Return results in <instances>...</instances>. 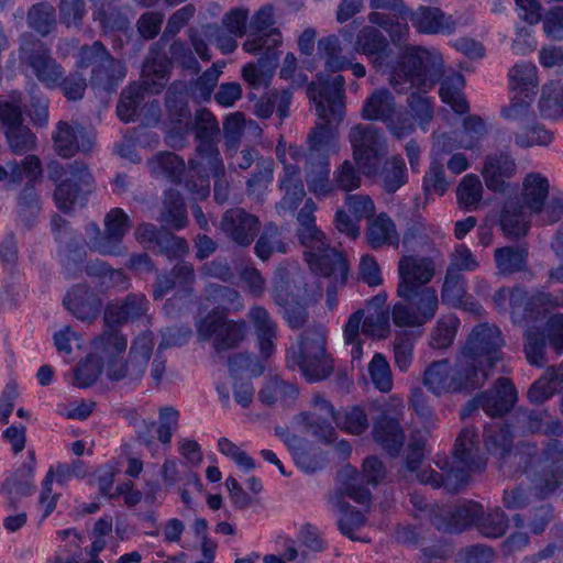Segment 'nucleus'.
Masks as SVG:
<instances>
[{
  "instance_id": "obj_11",
  "label": "nucleus",
  "mask_w": 563,
  "mask_h": 563,
  "mask_svg": "<svg viewBox=\"0 0 563 563\" xmlns=\"http://www.w3.org/2000/svg\"><path fill=\"white\" fill-rule=\"evenodd\" d=\"M361 117L367 121L382 122L388 132L400 140L413 133L416 126L410 115L398 107L388 89L374 90L364 101Z\"/></svg>"
},
{
  "instance_id": "obj_28",
  "label": "nucleus",
  "mask_w": 563,
  "mask_h": 563,
  "mask_svg": "<svg viewBox=\"0 0 563 563\" xmlns=\"http://www.w3.org/2000/svg\"><path fill=\"white\" fill-rule=\"evenodd\" d=\"M517 170L515 159L505 153L489 154L485 158L482 175L488 189L496 192H504L507 188V180Z\"/></svg>"
},
{
  "instance_id": "obj_8",
  "label": "nucleus",
  "mask_w": 563,
  "mask_h": 563,
  "mask_svg": "<svg viewBox=\"0 0 563 563\" xmlns=\"http://www.w3.org/2000/svg\"><path fill=\"white\" fill-rule=\"evenodd\" d=\"M274 8L271 4L262 7L250 21L251 32L242 47L250 54H260L258 63L266 69L277 66L279 52L277 47L283 43V36L277 27H274Z\"/></svg>"
},
{
  "instance_id": "obj_55",
  "label": "nucleus",
  "mask_w": 563,
  "mask_h": 563,
  "mask_svg": "<svg viewBox=\"0 0 563 563\" xmlns=\"http://www.w3.org/2000/svg\"><path fill=\"white\" fill-rule=\"evenodd\" d=\"M406 164L400 156H394L380 166L383 186L386 192L394 194L407 183Z\"/></svg>"
},
{
  "instance_id": "obj_53",
  "label": "nucleus",
  "mask_w": 563,
  "mask_h": 563,
  "mask_svg": "<svg viewBox=\"0 0 563 563\" xmlns=\"http://www.w3.org/2000/svg\"><path fill=\"white\" fill-rule=\"evenodd\" d=\"M509 527V518L500 507L485 511L478 518L476 529L478 532L490 539H498L506 534Z\"/></svg>"
},
{
  "instance_id": "obj_36",
  "label": "nucleus",
  "mask_w": 563,
  "mask_h": 563,
  "mask_svg": "<svg viewBox=\"0 0 563 563\" xmlns=\"http://www.w3.org/2000/svg\"><path fill=\"white\" fill-rule=\"evenodd\" d=\"M317 206L314 201L309 198L305 201L303 207L297 216L298 229L297 236L299 242L307 247H322L327 242L324 233L317 227L314 211Z\"/></svg>"
},
{
  "instance_id": "obj_47",
  "label": "nucleus",
  "mask_w": 563,
  "mask_h": 563,
  "mask_svg": "<svg viewBox=\"0 0 563 563\" xmlns=\"http://www.w3.org/2000/svg\"><path fill=\"white\" fill-rule=\"evenodd\" d=\"M297 395L298 388L295 384L287 383L278 377L267 379L258 391L260 400L267 406L291 401Z\"/></svg>"
},
{
  "instance_id": "obj_54",
  "label": "nucleus",
  "mask_w": 563,
  "mask_h": 563,
  "mask_svg": "<svg viewBox=\"0 0 563 563\" xmlns=\"http://www.w3.org/2000/svg\"><path fill=\"white\" fill-rule=\"evenodd\" d=\"M511 89L520 95H533L538 86L537 68L532 63L516 64L508 74Z\"/></svg>"
},
{
  "instance_id": "obj_2",
  "label": "nucleus",
  "mask_w": 563,
  "mask_h": 563,
  "mask_svg": "<svg viewBox=\"0 0 563 563\" xmlns=\"http://www.w3.org/2000/svg\"><path fill=\"white\" fill-rule=\"evenodd\" d=\"M443 75V60L437 51L420 46H410L400 56L394 68L389 82L398 93L417 89L407 98L406 111L413 124L427 131L433 119V102L427 92L431 90Z\"/></svg>"
},
{
  "instance_id": "obj_31",
  "label": "nucleus",
  "mask_w": 563,
  "mask_h": 563,
  "mask_svg": "<svg viewBox=\"0 0 563 563\" xmlns=\"http://www.w3.org/2000/svg\"><path fill=\"white\" fill-rule=\"evenodd\" d=\"M398 296L409 306L431 320L438 309L437 291L428 284H398Z\"/></svg>"
},
{
  "instance_id": "obj_44",
  "label": "nucleus",
  "mask_w": 563,
  "mask_h": 563,
  "mask_svg": "<svg viewBox=\"0 0 563 563\" xmlns=\"http://www.w3.org/2000/svg\"><path fill=\"white\" fill-rule=\"evenodd\" d=\"M291 98L292 92L288 89L269 90L255 103V114L260 118L267 119L276 109L279 118L283 120L289 115Z\"/></svg>"
},
{
  "instance_id": "obj_59",
  "label": "nucleus",
  "mask_w": 563,
  "mask_h": 563,
  "mask_svg": "<svg viewBox=\"0 0 563 563\" xmlns=\"http://www.w3.org/2000/svg\"><path fill=\"white\" fill-rule=\"evenodd\" d=\"M335 426L351 434H362L368 428V419L365 410L360 406H353L336 412Z\"/></svg>"
},
{
  "instance_id": "obj_29",
  "label": "nucleus",
  "mask_w": 563,
  "mask_h": 563,
  "mask_svg": "<svg viewBox=\"0 0 563 563\" xmlns=\"http://www.w3.org/2000/svg\"><path fill=\"white\" fill-rule=\"evenodd\" d=\"M372 434L375 442L391 456L398 455L405 443V432L399 419L387 411H383L374 421Z\"/></svg>"
},
{
  "instance_id": "obj_23",
  "label": "nucleus",
  "mask_w": 563,
  "mask_h": 563,
  "mask_svg": "<svg viewBox=\"0 0 563 563\" xmlns=\"http://www.w3.org/2000/svg\"><path fill=\"white\" fill-rule=\"evenodd\" d=\"M545 454L549 456V461L559 463L563 460V442L559 440L550 441L545 448ZM530 479L537 494L545 498L561 485L563 481V466L561 473L559 472L558 474L547 462L543 460L539 461L537 470L530 475Z\"/></svg>"
},
{
  "instance_id": "obj_30",
  "label": "nucleus",
  "mask_w": 563,
  "mask_h": 563,
  "mask_svg": "<svg viewBox=\"0 0 563 563\" xmlns=\"http://www.w3.org/2000/svg\"><path fill=\"white\" fill-rule=\"evenodd\" d=\"M147 300L143 295H129L124 300L111 302L103 313L104 328L117 329L130 320L142 317L146 311Z\"/></svg>"
},
{
  "instance_id": "obj_38",
  "label": "nucleus",
  "mask_w": 563,
  "mask_h": 563,
  "mask_svg": "<svg viewBox=\"0 0 563 563\" xmlns=\"http://www.w3.org/2000/svg\"><path fill=\"white\" fill-rule=\"evenodd\" d=\"M503 231L514 238L523 236L529 230V213L519 198L506 201L500 214Z\"/></svg>"
},
{
  "instance_id": "obj_27",
  "label": "nucleus",
  "mask_w": 563,
  "mask_h": 563,
  "mask_svg": "<svg viewBox=\"0 0 563 563\" xmlns=\"http://www.w3.org/2000/svg\"><path fill=\"white\" fill-rule=\"evenodd\" d=\"M482 409L490 417H503L510 411L517 402V389L512 382L499 377L493 388L481 394Z\"/></svg>"
},
{
  "instance_id": "obj_16",
  "label": "nucleus",
  "mask_w": 563,
  "mask_h": 563,
  "mask_svg": "<svg viewBox=\"0 0 563 563\" xmlns=\"http://www.w3.org/2000/svg\"><path fill=\"white\" fill-rule=\"evenodd\" d=\"M195 137L198 141L197 153L199 159L206 161L217 174L223 170V162L217 142L220 129L216 117L207 109L196 112L194 121Z\"/></svg>"
},
{
  "instance_id": "obj_17",
  "label": "nucleus",
  "mask_w": 563,
  "mask_h": 563,
  "mask_svg": "<svg viewBox=\"0 0 563 563\" xmlns=\"http://www.w3.org/2000/svg\"><path fill=\"white\" fill-rule=\"evenodd\" d=\"M336 411L333 405L320 393L312 395L310 409L294 417L295 423L301 429L324 441H331L334 434L332 423Z\"/></svg>"
},
{
  "instance_id": "obj_15",
  "label": "nucleus",
  "mask_w": 563,
  "mask_h": 563,
  "mask_svg": "<svg viewBox=\"0 0 563 563\" xmlns=\"http://www.w3.org/2000/svg\"><path fill=\"white\" fill-rule=\"evenodd\" d=\"M484 441L487 450L507 459L511 464L522 466V472L528 473L529 467L538 460L536 445L527 444L516 452H511L512 434L507 426L492 424L484 431Z\"/></svg>"
},
{
  "instance_id": "obj_26",
  "label": "nucleus",
  "mask_w": 563,
  "mask_h": 563,
  "mask_svg": "<svg viewBox=\"0 0 563 563\" xmlns=\"http://www.w3.org/2000/svg\"><path fill=\"white\" fill-rule=\"evenodd\" d=\"M53 141L55 151L64 158L71 157L79 151L89 152L93 146V141L85 128L71 126L64 121L57 123Z\"/></svg>"
},
{
  "instance_id": "obj_45",
  "label": "nucleus",
  "mask_w": 563,
  "mask_h": 563,
  "mask_svg": "<svg viewBox=\"0 0 563 563\" xmlns=\"http://www.w3.org/2000/svg\"><path fill=\"white\" fill-rule=\"evenodd\" d=\"M51 53L49 47L31 32L19 36L18 57L22 67L31 68Z\"/></svg>"
},
{
  "instance_id": "obj_21",
  "label": "nucleus",
  "mask_w": 563,
  "mask_h": 563,
  "mask_svg": "<svg viewBox=\"0 0 563 563\" xmlns=\"http://www.w3.org/2000/svg\"><path fill=\"white\" fill-rule=\"evenodd\" d=\"M154 350L151 332L140 333L131 343L129 356L121 361L112 380L139 382L145 374Z\"/></svg>"
},
{
  "instance_id": "obj_13",
  "label": "nucleus",
  "mask_w": 563,
  "mask_h": 563,
  "mask_svg": "<svg viewBox=\"0 0 563 563\" xmlns=\"http://www.w3.org/2000/svg\"><path fill=\"white\" fill-rule=\"evenodd\" d=\"M69 177L60 180L54 190L57 208L64 212L75 206H85L93 189V178L86 164L75 161L68 165Z\"/></svg>"
},
{
  "instance_id": "obj_50",
  "label": "nucleus",
  "mask_w": 563,
  "mask_h": 563,
  "mask_svg": "<svg viewBox=\"0 0 563 563\" xmlns=\"http://www.w3.org/2000/svg\"><path fill=\"white\" fill-rule=\"evenodd\" d=\"M159 221L174 230H181L188 223L186 206L181 195L176 190H168L164 199Z\"/></svg>"
},
{
  "instance_id": "obj_63",
  "label": "nucleus",
  "mask_w": 563,
  "mask_h": 563,
  "mask_svg": "<svg viewBox=\"0 0 563 563\" xmlns=\"http://www.w3.org/2000/svg\"><path fill=\"white\" fill-rule=\"evenodd\" d=\"M368 373L374 386L382 393H389L394 386L390 365L382 353H375L368 364Z\"/></svg>"
},
{
  "instance_id": "obj_6",
  "label": "nucleus",
  "mask_w": 563,
  "mask_h": 563,
  "mask_svg": "<svg viewBox=\"0 0 563 563\" xmlns=\"http://www.w3.org/2000/svg\"><path fill=\"white\" fill-rule=\"evenodd\" d=\"M488 378V373L479 368L470 369L459 357L452 369L448 360L431 363L423 373V385L433 394L457 393L482 387Z\"/></svg>"
},
{
  "instance_id": "obj_32",
  "label": "nucleus",
  "mask_w": 563,
  "mask_h": 563,
  "mask_svg": "<svg viewBox=\"0 0 563 563\" xmlns=\"http://www.w3.org/2000/svg\"><path fill=\"white\" fill-rule=\"evenodd\" d=\"M353 52L363 54L380 65L389 56L390 47L386 36L375 26H364L356 35Z\"/></svg>"
},
{
  "instance_id": "obj_33",
  "label": "nucleus",
  "mask_w": 563,
  "mask_h": 563,
  "mask_svg": "<svg viewBox=\"0 0 563 563\" xmlns=\"http://www.w3.org/2000/svg\"><path fill=\"white\" fill-rule=\"evenodd\" d=\"M409 19L412 26L419 33L437 34L450 33L454 30V22L451 16H446L439 8L421 5L417 10L409 9Z\"/></svg>"
},
{
  "instance_id": "obj_49",
  "label": "nucleus",
  "mask_w": 563,
  "mask_h": 563,
  "mask_svg": "<svg viewBox=\"0 0 563 563\" xmlns=\"http://www.w3.org/2000/svg\"><path fill=\"white\" fill-rule=\"evenodd\" d=\"M523 353L527 362L534 367H543L547 363V340L537 327H529L523 333Z\"/></svg>"
},
{
  "instance_id": "obj_58",
  "label": "nucleus",
  "mask_w": 563,
  "mask_h": 563,
  "mask_svg": "<svg viewBox=\"0 0 563 563\" xmlns=\"http://www.w3.org/2000/svg\"><path fill=\"white\" fill-rule=\"evenodd\" d=\"M4 134L10 151L15 155H24L37 147L36 135L25 124L5 129Z\"/></svg>"
},
{
  "instance_id": "obj_4",
  "label": "nucleus",
  "mask_w": 563,
  "mask_h": 563,
  "mask_svg": "<svg viewBox=\"0 0 563 563\" xmlns=\"http://www.w3.org/2000/svg\"><path fill=\"white\" fill-rule=\"evenodd\" d=\"M287 366L299 368L309 383L321 382L331 376L334 362L327 351L323 325L311 324L301 332L297 346H291L287 352Z\"/></svg>"
},
{
  "instance_id": "obj_41",
  "label": "nucleus",
  "mask_w": 563,
  "mask_h": 563,
  "mask_svg": "<svg viewBox=\"0 0 563 563\" xmlns=\"http://www.w3.org/2000/svg\"><path fill=\"white\" fill-rule=\"evenodd\" d=\"M345 47L336 35H329L318 41V54L324 60V67L338 73L351 65V53L344 54Z\"/></svg>"
},
{
  "instance_id": "obj_40",
  "label": "nucleus",
  "mask_w": 563,
  "mask_h": 563,
  "mask_svg": "<svg viewBox=\"0 0 563 563\" xmlns=\"http://www.w3.org/2000/svg\"><path fill=\"white\" fill-rule=\"evenodd\" d=\"M435 274V263L431 257L405 255L398 262L400 282H431Z\"/></svg>"
},
{
  "instance_id": "obj_51",
  "label": "nucleus",
  "mask_w": 563,
  "mask_h": 563,
  "mask_svg": "<svg viewBox=\"0 0 563 563\" xmlns=\"http://www.w3.org/2000/svg\"><path fill=\"white\" fill-rule=\"evenodd\" d=\"M465 85L463 75L453 74L446 77L440 87V97L442 101L449 104L454 112L464 114L468 112V103L462 93V88Z\"/></svg>"
},
{
  "instance_id": "obj_48",
  "label": "nucleus",
  "mask_w": 563,
  "mask_h": 563,
  "mask_svg": "<svg viewBox=\"0 0 563 563\" xmlns=\"http://www.w3.org/2000/svg\"><path fill=\"white\" fill-rule=\"evenodd\" d=\"M528 250L523 246H505L495 251V263L503 276L525 271Z\"/></svg>"
},
{
  "instance_id": "obj_10",
  "label": "nucleus",
  "mask_w": 563,
  "mask_h": 563,
  "mask_svg": "<svg viewBox=\"0 0 563 563\" xmlns=\"http://www.w3.org/2000/svg\"><path fill=\"white\" fill-rule=\"evenodd\" d=\"M504 343L500 329L483 322L472 330L459 357L470 369L483 368L489 374V369L501 360L500 349Z\"/></svg>"
},
{
  "instance_id": "obj_1",
  "label": "nucleus",
  "mask_w": 563,
  "mask_h": 563,
  "mask_svg": "<svg viewBox=\"0 0 563 563\" xmlns=\"http://www.w3.org/2000/svg\"><path fill=\"white\" fill-rule=\"evenodd\" d=\"M345 79L338 75L333 78L319 77L307 87V97L316 106L319 122L308 135V148L305 153L290 148V155L305 161L303 169L309 190L314 195H328L332 187L329 179V155L333 146L334 129L345 114Z\"/></svg>"
},
{
  "instance_id": "obj_24",
  "label": "nucleus",
  "mask_w": 563,
  "mask_h": 563,
  "mask_svg": "<svg viewBox=\"0 0 563 563\" xmlns=\"http://www.w3.org/2000/svg\"><path fill=\"white\" fill-rule=\"evenodd\" d=\"M220 229L234 243L249 246L260 230V220L244 209L227 210L221 219Z\"/></svg>"
},
{
  "instance_id": "obj_61",
  "label": "nucleus",
  "mask_w": 563,
  "mask_h": 563,
  "mask_svg": "<svg viewBox=\"0 0 563 563\" xmlns=\"http://www.w3.org/2000/svg\"><path fill=\"white\" fill-rule=\"evenodd\" d=\"M450 185L451 180L445 177L443 164L437 159L432 161L422 180L426 199H429L432 195L443 196Z\"/></svg>"
},
{
  "instance_id": "obj_18",
  "label": "nucleus",
  "mask_w": 563,
  "mask_h": 563,
  "mask_svg": "<svg viewBox=\"0 0 563 563\" xmlns=\"http://www.w3.org/2000/svg\"><path fill=\"white\" fill-rule=\"evenodd\" d=\"M128 347V338L119 329L106 328L91 341V357L104 366L109 379H113Z\"/></svg>"
},
{
  "instance_id": "obj_46",
  "label": "nucleus",
  "mask_w": 563,
  "mask_h": 563,
  "mask_svg": "<svg viewBox=\"0 0 563 563\" xmlns=\"http://www.w3.org/2000/svg\"><path fill=\"white\" fill-rule=\"evenodd\" d=\"M366 238L373 249L383 245H398V234L393 220L385 213H380L368 225Z\"/></svg>"
},
{
  "instance_id": "obj_14",
  "label": "nucleus",
  "mask_w": 563,
  "mask_h": 563,
  "mask_svg": "<svg viewBox=\"0 0 563 563\" xmlns=\"http://www.w3.org/2000/svg\"><path fill=\"white\" fill-rule=\"evenodd\" d=\"M198 333L210 339L217 352L236 349L246 338L247 324L244 320H229L224 314L210 313L198 325Z\"/></svg>"
},
{
  "instance_id": "obj_19",
  "label": "nucleus",
  "mask_w": 563,
  "mask_h": 563,
  "mask_svg": "<svg viewBox=\"0 0 563 563\" xmlns=\"http://www.w3.org/2000/svg\"><path fill=\"white\" fill-rule=\"evenodd\" d=\"M483 515V506L473 500H464L454 506H441L431 512V523L438 530L461 531L476 527Z\"/></svg>"
},
{
  "instance_id": "obj_64",
  "label": "nucleus",
  "mask_w": 563,
  "mask_h": 563,
  "mask_svg": "<svg viewBox=\"0 0 563 563\" xmlns=\"http://www.w3.org/2000/svg\"><path fill=\"white\" fill-rule=\"evenodd\" d=\"M38 81L47 88H55L63 78L64 69L49 53L46 57L30 68Z\"/></svg>"
},
{
  "instance_id": "obj_62",
  "label": "nucleus",
  "mask_w": 563,
  "mask_h": 563,
  "mask_svg": "<svg viewBox=\"0 0 563 563\" xmlns=\"http://www.w3.org/2000/svg\"><path fill=\"white\" fill-rule=\"evenodd\" d=\"M459 325L460 321L454 314H446L440 318L431 332L430 345L433 349H448L451 346Z\"/></svg>"
},
{
  "instance_id": "obj_9",
  "label": "nucleus",
  "mask_w": 563,
  "mask_h": 563,
  "mask_svg": "<svg viewBox=\"0 0 563 563\" xmlns=\"http://www.w3.org/2000/svg\"><path fill=\"white\" fill-rule=\"evenodd\" d=\"M353 159L366 176L378 175L382 162L388 154L384 131L372 123H357L349 131Z\"/></svg>"
},
{
  "instance_id": "obj_56",
  "label": "nucleus",
  "mask_w": 563,
  "mask_h": 563,
  "mask_svg": "<svg viewBox=\"0 0 563 563\" xmlns=\"http://www.w3.org/2000/svg\"><path fill=\"white\" fill-rule=\"evenodd\" d=\"M254 250L262 261H267L274 252L286 253V244L282 241L280 231L275 223L269 222L264 227Z\"/></svg>"
},
{
  "instance_id": "obj_22",
  "label": "nucleus",
  "mask_w": 563,
  "mask_h": 563,
  "mask_svg": "<svg viewBox=\"0 0 563 563\" xmlns=\"http://www.w3.org/2000/svg\"><path fill=\"white\" fill-rule=\"evenodd\" d=\"M63 303L77 319L91 322L100 313L102 290L97 284H74Z\"/></svg>"
},
{
  "instance_id": "obj_7",
  "label": "nucleus",
  "mask_w": 563,
  "mask_h": 563,
  "mask_svg": "<svg viewBox=\"0 0 563 563\" xmlns=\"http://www.w3.org/2000/svg\"><path fill=\"white\" fill-rule=\"evenodd\" d=\"M169 78L168 64L163 58L148 56L142 67V84L132 85L121 93L117 113L124 122L135 120L144 102V91L159 93Z\"/></svg>"
},
{
  "instance_id": "obj_35",
  "label": "nucleus",
  "mask_w": 563,
  "mask_h": 563,
  "mask_svg": "<svg viewBox=\"0 0 563 563\" xmlns=\"http://www.w3.org/2000/svg\"><path fill=\"white\" fill-rule=\"evenodd\" d=\"M122 0H98L95 3L93 19L104 31H125L130 27L128 7Z\"/></svg>"
},
{
  "instance_id": "obj_39",
  "label": "nucleus",
  "mask_w": 563,
  "mask_h": 563,
  "mask_svg": "<svg viewBox=\"0 0 563 563\" xmlns=\"http://www.w3.org/2000/svg\"><path fill=\"white\" fill-rule=\"evenodd\" d=\"M86 235L88 238L87 245L93 252L112 256H124L128 254V247L123 244V240L107 232V230L101 231L95 222L86 225Z\"/></svg>"
},
{
  "instance_id": "obj_43",
  "label": "nucleus",
  "mask_w": 563,
  "mask_h": 563,
  "mask_svg": "<svg viewBox=\"0 0 563 563\" xmlns=\"http://www.w3.org/2000/svg\"><path fill=\"white\" fill-rule=\"evenodd\" d=\"M549 195L548 179L538 173H530L523 180V194L521 202L530 212L539 213Z\"/></svg>"
},
{
  "instance_id": "obj_25",
  "label": "nucleus",
  "mask_w": 563,
  "mask_h": 563,
  "mask_svg": "<svg viewBox=\"0 0 563 563\" xmlns=\"http://www.w3.org/2000/svg\"><path fill=\"white\" fill-rule=\"evenodd\" d=\"M493 299L497 309L506 311L508 307L510 308L511 319L516 324H522L537 318L532 298H529L519 286H504L494 295Z\"/></svg>"
},
{
  "instance_id": "obj_42",
  "label": "nucleus",
  "mask_w": 563,
  "mask_h": 563,
  "mask_svg": "<svg viewBox=\"0 0 563 563\" xmlns=\"http://www.w3.org/2000/svg\"><path fill=\"white\" fill-rule=\"evenodd\" d=\"M147 167L154 177L178 184L181 181L186 166L178 155L172 152H159L147 161Z\"/></svg>"
},
{
  "instance_id": "obj_5",
  "label": "nucleus",
  "mask_w": 563,
  "mask_h": 563,
  "mask_svg": "<svg viewBox=\"0 0 563 563\" xmlns=\"http://www.w3.org/2000/svg\"><path fill=\"white\" fill-rule=\"evenodd\" d=\"M9 167L8 189L20 186L24 178L26 179L16 196V212L19 220L30 229L35 224L42 210L41 197L35 188L43 177L42 162L37 155L29 154L22 161H10Z\"/></svg>"
},
{
  "instance_id": "obj_34",
  "label": "nucleus",
  "mask_w": 563,
  "mask_h": 563,
  "mask_svg": "<svg viewBox=\"0 0 563 563\" xmlns=\"http://www.w3.org/2000/svg\"><path fill=\"white\" fill-rule=\"evenodd\" d=\"M329 503L332 509L340 515L338 519V527L343 536L353 541H369L368 539L356 534V531L366 522V518L361 511L355 510L340 495H331L329 497Z\"/></svg>"
},
{
  "instance_id": "obj_12",
  "label": "nucleus",
  "mask_w": 563,
  "mask_h": 563,
  "mask_svg": "<svg viewBox=\"0 0 563 563\" xmlns=\"http://www.w3.org/2000/svg\"><path fill=\"white\" fill-rule=\"evenodd\" d=\"M77 67L81 69L91 67L90 84L104 91L114 90L118 82L125 76L123 64L115 59L100 41L79 48Z\"/></svg>"
},
{
  "instance_id": "obj_52",
  "label": "nucleus",
  "mask_w": 563,
  "mask_h": 563,
  "mask_svg": "<svg viewBox=\"0 0 563 563\" xmlns=\"http://www.w3.org/2000/svg\"><path fill=\"white\" fill-rule=\"evenodd\" d=\"M26 23L38 35L47 36L57 24L55 8L47 2L33 4L27 11Z\"/></svg>"
},
{
  "instance_id": "obj_37",
  "label": "nucleus",
  "mask_w": 563,
  "mask_h": 563,
  "mask_svg": "<svg viewBox=\"0 0 563 563\" xmlns=\"http://www.w3.org/2000/svg\"><path fill=\"white\" fill-rule=\"evenodd\" d=\"M34 490L32 468H20L4 481L0 496L11 509H16L22 497L30 496Z\"/></svg>"
},
{
  "instance_id": "obj_57",
  "label": "nucleus",
  "mask_w": 563,
  "mask_h": 563,
  "mask_svg": "<svg viewBox=\"0 0 563 563\" xmlns=\"http://www.w3.org/2000/svg\"><path fill=\"white\" fill-rule=\"evenodd\" d=\"M442 301L477 316L483 312V307L466 292L464 284H443Z\"/></svg>"
},
{
  "instance_id": "obj_60",
  "label": "nucleus",
  "mask_w": 563,
  "mask_h": 563,
  "mask_svg": "<svg viewBox=\"0 0 563 563\" xmlns=\"http://www.w3.org/2000/svg\"><path fill=\"white\" fill-rule=\"evenodd\" d=\"M483 196V186L478 176L470 174L463 177L456 189L459 205L466 210H476Z\"/></svg>"
},
{
  "instance_id": "obj_20",
  "label": "nucleus",
  "mask_w": 563,
  "mask_h": 563,
  "mask_svg": "<svg viewBox=\"0 0 563 563\" xmlns=\"http://www.w3.org/2000/svg\"><path fill=\"white\" fill-rule=\"evenodd\" d=\"M305 261L312 273L322 278L346 282L349 277L347 260L342 252L324 242L322 247H312L303 253Z\"/></svg>"
},
{
  "instance_id": "obj_3",
  "label": "nucleus",
  "mask_w": 563,
  "mask_h": 563,
  "mask_svg": "<svg viewBox=\"0 0 563 563\" xmlns=\"http://www.w3.org/2000/svg\"><path fill=\"white\" fill-rule=\"evenodd\" d=\"M440 470H426L418 475L423 485L444 488L449 493H457L465 486L473 474L486 467V460L479 454L477 431L473 427L463 428L457 434L453 448V459L439 457L435 461Z\"/></svg>"
}]
</instances>
